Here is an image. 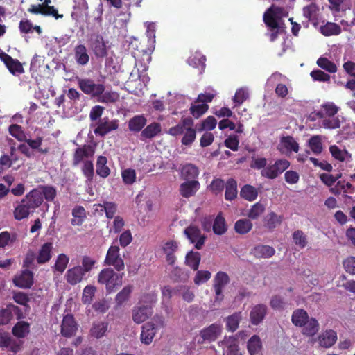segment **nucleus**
Listing matches in <instances>:
<instances>
[{"mask_svg": "<svg viewBox=\"0 0 355 355\" xmlns=\"http://www.w3.org/2000/svg\"><path fill=\"white\" fill-rule=\"evenodd\" d=\"M96 261L89 256H83L81 266H73L67 270L65 279L71 285H76L83 279H86V275L94 268Z\"/></svg>", "mask_w": 355, "mask_h": 355, "instance_id": "obj_1", "label": "nucleus"}, {"mask_svg": "<svg viewBox=\"0 0 355 355\" xmlns=\"http://www.w3.org/2000/svg\"><path fill=\"white\" fill-rule=\"evenodd\" d=\"M97 282L105 285L107 293L115 291L123 283V274H119L110 268L103 269L98 275Z\"/></svg>", "mask_w": 355, "mask_h": 355, "instance_id": "obj_2", "label": "nucleus"}, {"mask_svg": "<svg viewBox=\"0 0 355 355\" xmlns=\"http://www.w3.org/2000/svg\"><path fill=\"white\" fill-rule=\"evenodd\" d=\"M107 43L99 33L92 34L89 39V47L97 59H103L107 56Z\"/></svg>", "mask_w": 355, "mask_h": 355, "instance_id": "obj_3", "label": "nucleus"}, {"mask_svg": "<svg viewBox=\"0 0 355 355\" xmlns=\"http://www.w3.org/2000/svg\"><path fill=\"white\" fill-rule=\"evenodd\" d=\"M104 263L106 266H113L118 272H121L124 270V260L120 254V248L119 245H114L113 243L109 248L104 260Z\"/></svg>", "mask_w": 355, "mask_h": 355, "instance_id": "obj_4", "label": "nucleus"}, {"mask_svg": "<svg viewBox=\"0 0 355 355\" xmlns=\"http://www.w3.org/2000/svg\"><path fill=\"white\" fill-rule=\"evenodd\" d=\"M284 8L272 5L264 12L263 20L267 27L270 29H277L279 28L278 20L284 16Z\"/></svg>", "mask_w": 355, "mask_h": 355, "instance_id": "obj_5", "label": "nucleus"}, {"mask_svg": "<svg viewBox=\"0 0 355 355\" xmlns=\"http://www.w3.org/2000/svg\"><path fill=\"white\" fill-rule=\"evenodd\" d=\"M78 85L81 91L92 97H98L103 94L105 89L103 84H96L94 81L90 78H79Z\"/></svg>", "mask_w": 355, "mask_h": 355, "instance_id": "obj_6", "label": "nucleus"}, {"mask_svg": "<svg viewBox=\"0 0 355 355\" xmlns=\"http://www.w3.org/2000/svg\"><path fill=\"white\" fill-rule=\"evenodd\" d=\"M184 234L191 243L194 244L197 250L202 248L206 241V236L202 234L200 228L194 225H190L184 230Z\"/></svg>", "mask_w": 355, "mask_h": 355, "instance_id": "obj_7", "label": "nucleus"}, {"mask_svg": "<svg viewBox=\"0 0 355 355\" xmlns=\"http://www.w3.org/2000/svg\"><path fill=\"white\" fill-rule=\"evenodd\" d=\"M289 166L290 162L287 159H277L274 164L264 168L261 171V174L263 177L268 179H275L286 171Z\"/></svg>", "mask_w": 355, "mask_h": 355, "instance_id": "obj_8", "label": "nucleus"}, {"mask_svg": "<svg viewBox=\"0 0 355 355\" xmlns=\"http://www.w3.org/2000/svg\"><path fill=\"white\" fill-rule=\"evenodd\" d=\"M230 277L228 275L223 271H219L216 273L214 278L213 287L215 291L216 297L215 300L220 302L223 299V290L224 287L230 282Z\"/></svg>", "mask_w": 355, "mask_h": 355, "instance_id": "obj_9", "label": "nucleus"}, {"mask_svg": "<svg viewBox=\"0 0 355 355\" xmlns=\"http://www.w3.org/2000/svg\"><path fill=\"white\" fill-rule=\"evenodd\" d=\"M0 60L4 63L10 73L17 76L24 73L22 64L17 60L13 58L10 55L1 52L0 53Z\"/></svg>", "mask_w": 355, "mask_h": 355, "instance_id": "obj_10", "label": "nucleus"}, {"mask_svg": "<svg viewBox=\"0 0 355 355\" xmlns=\"http://www.w3.org/2000/svg\"><path fill=\"white\" fill-rule=\"evenodd\" d=\"M222 327L219 324H211L209 327L204 328L200 332V338L198 342L203 343L205 341L212 342L216 340L221 334Z\"/></svg>", "mask_w": 355, "mask_h": 355, "instance_id": "obj_11", "label": "nucleus"}, {"mask_svg": "<svg viewBox=\"0 0 355 355\" xmlns=\"http://www.w3.org/2000/svg\"><path fill=\"white\" fill-rule=\"evenodd\" d=\"M78 324L72 314L68 313L63 317L61 324L62 336L71 338L73 336L78 330Z\"/></svg>", "mask_w": 355, "mask_h": 355, "instance_id": "obj_12", "label": "nucleus"}, {"mask_svg": "<svg viewBox=\"0 0 355 355\" xmlns=\"http://www.w3.org/2000/svg\"><path fill=\"white\" fill-rule=\"evenodd\" d=\"M95 149L91 145H83L76 149L73 156V165L78 166L84 159L93 157Z\"/></svg>", "mask_w": 355, "mask_h": 355, "instance_id": "obj_13", "label": "nucleus"}, {"mask_svg": "<svg viewBox=\"0 0 355 355\" xmlns=\"http://www.w3.org/2000/svg\"><path fill=\"white\" fill-rule=\"evenodd\" d=\"M22 200L26 202L25 204L33 212L42 204L43 195L40 191L35 189L28 193Z\"/></svg>", "mask_w": 355, "mask_h": 355, "instance_id": "obj_14", "label": "nucleus"}, {"mask_svg": "<svg viewBox=\"0 0 355 355\" xmlns=\"http://www.w3.org/2000/svg\"><path fill=\"white\" fill-rule=\"evenodd\" d=\"M12 282L19 288H30L34 282L33 273L28 269L24 270L19 275L15 276Z\"/></svg>", "mask_w": 355, "mask_h": 355, "instance_id": "obj_15", "label": "nucleus"}, {"mask_svg": "<svg viewBox=\"0 0 355 355\" xmlns=\"http://www.w3.org/2000/svg\"><path fill=\"white\" fill-rule=\"evenodd\" d=\"M119 128L118 120L109 121L107 118L101 120L97 127L94 130V132L102 137L112 130H115Z\"/></svg>", "mask_w": 355, "mask_h": 355, "instance_id": "obj_16", "label": "nucleus"}, {"mask_svg": "<svg viewBox=\"0 0 355 355\" xmlns=\"http://www.w3.org/2000/svg\"><path fill=\"white\" fill-rule=\"evenodd\" d=\"M200 184L198 180L185 181L180 185V193L186 198L195 196L200 189Z\"/></svg>", "mask_w": 355, "mask_h": 355, "instance_id": "obj_17", "label": "nucleus"}, {"mask_svg": "<svg viewBox=\"0 0 355 355\" xmlns=\"http://www.w3.org/2000/svg\"><path fill=\"white\" fill-rule=\"evenodd\" d=\"M275 253V250L274 248L262 244L254 246L250 250V254L258 259L270 258Z\"/></svg>", "mask_w": 355, "mask_h": 355, "instance_id": "obj_18", "label": "nucleus"}, {"mask_svg": "<svg viewBox=\"0 0 355 355\" xmlns=\"http://www.w3.org/2000/svg\"><path fill=\"white\" fill-rule=\"evenodd\" d=\"M153 313L152 307L148 305H141L132 310V319L135 322L140 324L146 321Z\"/></svg>", "mask_w": 355, "mask_h": 355, "instance_id": "obj_19", "label": "nucleus"}, {"mask_svg": "<svg viewBox=\"0 0 355 355\" xmlns=\"http://www.w3.org/2000/svg\"><path fill=\"white\" fill-rule=\"evenodd\" d=\"M267 306L265 304H259L252 307L250 318V322L254 325H258L265 318L267 314Z\"/></svg>", "mask_w": 355, "mask_h": 355, "instance_id": "obj_20", "label": "nucleus"}, {"mask_svg": "<svg viewBox=\"0 0 355 355\" xmlns=\"http://www.w3.org/2000/svg\"><path fill=\"white\" fill-rule=\"evenodd\" d=\"M221 345L226 349V355H240L238 338L236 336H225Z\"/></svg>", "mask_w": 355, "mask_h": 355, "instance_id": "obj_21", "label": "nucleus"}, {"mask_svg": "<svg viewBox=\"0 0 355 355\" xmlns=\"http://www.w3.org/2000/svg\"><path fill=\"white\" fill-rule=\"evenodd\" d=\"M162 251L166 255L167 263L173 266L176 261V256L175 253L178 249V245L175 241H168L166 242L162 246Z\"/></svg>", "mask_w": 355, "mask_h": 355, "instance_id": "obj_22", "label": "nucleus"}, {"mask_svg": "<svg viewBox=\"0 0 355 355\" xmlns=\"http://www.w3.org/2000/svg\"><path fill=\"white\" fill-rule=\"evenodd\" d=\"M319 345L324 348L333 346L337 340V334L332 329L326 330L318 336Z\"/></svg>", "mask_w": 355, "mask_h": 355, "instance_id": "obj_23", "label": "nucleus"}, {"mask_svg": "<svg viewBox=\"0 0 355 355\" xmlns=\"http://www.w3.org/2000/svg\"><path fill=\"white\" fill-rule=\"evenodd\" d=\"M188 126H193V120L191 117L182 118L181 121L175 126L168 130V134L177 137L183 134Z\"/></svg>", "mask_w": 355, "mask_h": 355, "instance_id": "obj_24", "label": "nucleus"}, {"mask_svg": "<svg viewBox=\"0 0 355 355\" xmlns=\"http://www.w3.org/2000/svg\"><path fill=\"white\" fill-rule=\"evenodd\" d=\"M0 348H7L10 352L17 353L20 350L21 343L8 334L0 335Z\"/></svg>", "mask_w": 355, "mask_h": 355, "instance_id": "obj_25", "label": "nucleus"}, {"mask_svg": "<svg viewBox=\"0 0 355 355\" xmlns=\"http://www.w3.org/2000/svg\"><path fill=\"white\" fill-rule=\"evenodd\" d=\"M74 59L78 65L85 66L89 61L87 49L84 44H78L74 48Z\"/></svg>", "mask_w": 355, "mask_h": 355, "instance_id": "obj_26", "label": "nucleus"}, {"mask_svg": "<svg viewBox=\"0 0 355 355\" xmlns=\"http://www.w3.org/2000/svg\"><path fill=\"white\" fill-rule=\"evenodd\" d=\"M157 329H155V325L152 322H146L142 327V331L141 333V340L146 345H149L153 341V338L155 336Z\"/></svg>", "mask_w": 355, "mask_h": 355, "instance_id": "obj_27", "label": "nucleus"}, {"mask_svg": "<svg viewBox=\"0 0 355 355\" xmlns=\"http://www.w3.org/2000/svg\"><path fill=\"white\" fill-rule=\"evenodd\" d=\"M53 243L46 242L42 245L37 257V262L39 264H44L50 261L52 257Z\"/></svg>", "mask_w": 355, "mask_h": 355, "instance_id": "obj_28", "label": "nucleus"}, {"mask_svg": "<svg viewBox=\"0 0 355 355\" xmlns=\"http://www.w3.org/2000/svg\"><path fill=\"white\" fill-rule=\"evenodd\" d=\"M18 239V234L14 232H0V248H12Z\"/></svg>", "mask_w": 355, "mask_h": 355, "instance_id": "obj_29", "label": "nucleus"}, {"mask_svg": "<svg viewBox=\"0 0 355 355\" xmlns=\"http://www.w3.org/2000/svg\"><path fill=\"white\" fill-rule=\"evenodd\" d=\"M108 326L109 324L106 321L94 322L89 331L90 336L97 339L101 338L107 331Z\"/></svg>", "mask_w": 355, "mask_h": 355, "instance_id": "obj_30", "label": "nucleus"}, {"mask_svg": "<svg viewBox=\"0 0 355 355\" xmlns=\"http://www.w3.org/2000/svg\"><path fill=\"white\" fill-rule=\"evenodd\" d=\"M198 175V167L192 164H187L180 169V178L186 181L196 180Z\"/></svg>", "mask_w": 355, "mask_h": 355, "instance_id": "obj_31", "label": "nucleus"}, {"mask_svg": "<svg viewBox=\"0 0 355 355\" xmlns=\"http://www.w3.org/2000/svg\"><path fill=\"white\" fill-rule=\"evenodd\" d=\"M302 327V332L304 335L312 337L318 332L320 324L315 318H309Z\"/></svg>", "mask_w": 355, "mask_h": 355, "instance_id": "obj_32", "label": "nucleus"}, {"mask_svg": "<svg viewBox=\"0 0 355 355\" xmlns=\"http://www.w3.org/2000/svg\"><path fill=\"white\" fill-rule=\"evenodd\" d=\"M73 218L71 220V224L73 226H80L87 218V212L85 209L80 205L76 206L72 209Z\"/></svg>", "mask_w": 355, "mask_h": 355, "instance_id": "obj_33", "label": "nucleus"}, {"mask_svg": "<svg viewBox=\"0 0 355 355\" xmlns=\"http://www.w3.org/2000/svg\"><path fill=\"white\" fill-rule=\"evenodd\" d=\"M247 349L250 355H259L262 350V342L260 337L253 335L247 343Z\"/></svg>", "mask_w": 355, "mask_h": 355, "instance_id": "obj_34", "label": "nucleus"}, {"mask_svg": "<svg viewBox=\"0 0 355 355\" xmlns=\"http://www.w3.org/2000/svg\"><path fill=\"white\" fill-rule=\"evenodd\" d=\"M200 261L201 255L200 252L191 250L186 254L184 263L194 271H196L199 268Z\"/></svg>", "mask_w": 355, "mask_h": 355, "instance_id": "obj_35", "label": "nucleus"}, {"mask_svg": "<svg viewBox=\"0 0 355 355\" xmlns=\"http://www.w3.org/2000/svg\"><path fill=\"white\" fill-rule=\"evenodd\" d=\"M225 198L226 200L232 201L238 195L237 182L234 178H229L225 185Z\"/></svg>", "mask_w": 355, "mask_h": 355, "instance_id": "obj_36", "label": "nucleus"}, {"mask_svg": "<svg viewBox=\"0 0 355 355\" xmlns=\"http://www.w3.org/2000/svg\"><path fill=\"white\" fill-rule=\"evenodd\" d=\"M206 57L200 51H196L191 54L187 60V63L194 67L198 68L200 71H204L205 68Z\"/></svg>", "mask_w": 355, "mask_h": 355, "instance_id": "obj_37", "label": "nucleus"}, {"mask_svg": "<svg viewBox=\"0 0 355 355\" xmlns=\"http://www.w3.org/2000/svg\"><path fill=\"white\" fill-rule=\"evenodd\" d=\"M227 231V225L223 216L222 212H219L215 218L213 223V232L216 235H223Z\"/></svg>", "mask_w": 355, "mask_h": 355, "instance_id": "obj_38", "label": "nucleus"}, {"mask_svg": "<svg viewBox=\"0 0 355 355\" xmlns=\"http://www.w3.org/2000/svg\"><path fill=\"white\" fill-rule=\"evenodd\" d=\"M258 189L250 184H245L240 190L241 198L249 202L255 200L258 197Z\"/></svg>", "mask_w": 355, "mask_h": 355, "instance_id": "obj_39", "label": "nucleus"}, {"mask_svg": "<svg viewBox=\"0 0 355 355\" xmlns=\"http://www.w3.org/2000/svg\"><path fill=\"white\" fill-rule=\"evenodd\" d=\"M30 332V324L25 321L17 322L12 329V334L18 338H25Z\"/></svg>", "mask_w": 355, "mask_h": 355, "instance_id": "obj_40", "label": "nucleus"}, {"mask_svg": "<svg viewBox=\"0 0 355 355\" xmlns=\"http://www.w3.org/2000/svg\"><path fill=\"white\" fill-rule=\"evenodd\" d=\"M25 202L21 200L15 207L13 216L15 220H21L28 218L30 214L33 213Z\"/></svg>", "mask_w": 355, "mask_h": 355, "instance_id": "obj_41", "label": "nucleus"}, {"mask_svg": "<svg viewBox=\"0 0 355 355\" xmlns=\"http://www.w3.org/2000/svg\"><path fill=\"white\" fill-rule=\"evenodd\" d=\"M309 318V315L305 310L297 309L293 312L291 321L295 326L302 327Z\"/></svg>", "mask_w": 355, "mask_h": 355, "instance_id": "obj_42", "label": "nucleus"}, {"mask_svg": "<svg viewBox=\"0 0 355 355\" xmlns=\"http://www.w3.org/2000/svg\"><path fill=\"white\" fill-rule=\"evenodd\" d=\"M162 131L161 124L159 123H152L147 125L141 133V137L144 139H152L159 135Z\"/></svg>", "mask_w": 355, "mask_h": 355, "instance_id": "obj_43", "label": "nucleus"}, {"mask_svg": "<svg viewBox=\"0 0 355 355\" xmlns=\"http://www.w3.org/2000/svg\"><path fill=\"white\" fill-rule=\"evenodd\" d=\"M146 119L143 115H137L130 119L128 128L135 132H140L146 124Z\"/></svg>", "mask_w": 355, "mask_h": 355, "instance_id": "obj_44", "label": "nucleus"}, {"mask_svg": "<svg viewBox=\"0 0 355 355\" xmlns=\"http://www.w3.org/2000/svg\"><path fill=\"white\" fill-rule=\"evenodd\" d=\"M282 221V216L273 211L270 212L263 218L264 226L270 230H273L281 224Z\"/></svg>", "mask_w": 355, "mask_h": 355, "instance_id": "obj_45", "label": "nucleus"}, {"mask_svg": "<svg viewBox=\"0 0 355 355\" xmlns=\"http://www.w3.org/2000/svg\"><path fill=\"white\" fill-rule=\"evenodd\" d=\"M253 224L249 218L238 220L234 224V230L237 234H246L252 229Z\"/></svg>", "mask_w": 355, "mask_h": 355, "instance_id": "obj_46", "label": "nucleus"}, {"mask_svg": "<svg viewBox=\"0 0 355 355\" xmlns=\"http://www.w3.org/2000/svg\"><path fill=\"white\" fill-rule=\"evenodd\" d=\"M308 146L313 154L316 155L321 154L323 150L322 136H312L308 141Z\"/></svg>", "mask_w": 355, "mask_h": 355, "instance_id": "obj_47", "label": "nucleus"}, {"mask_svg": "<svg viewBox=\"0 0 355 355\" xmlns=\"http://www.w3.org/2000/svg\"><path fill=\"white\" fill-rule=\"evenodd\" d=\"M107 158L105 156L101 155L98 157L96 162V173L103 178H107L110 173V169L107 166Z\"/></svg>", "mask_w": 355, "mask_h": 355, "instance_id": "obj_48", "label": "nucleus"}, {"mask_svg": "<svg viewBox=\"0 0 355 355\" xmlns=\"http://www.w3.org/2000/svg\"><path fill=\"white\" fill-rule=\"evenodd\" d=\"M241 320V313L236 312L226 318V329L227 331L234 332L239 327Z\"/></svg>", "mask_w": 355, "mask_h": 355, "instance_id": "obj_49", "label": "nucleus"}, {"mask_svg": "<svg viewBox=\"0 0 355 355\" xmlns=\"http://www.w3.org/2000/svg\"><path fill=\"white\" fill-rule=\"evenodd\" d=\"M266 207L260 202L254 204L248 212V217L251 220H256L259 218L265 211Z\"/></svg>", "mask_w": 355, "mask_h": 355, "instance_id": "obj_50", "label": "nucleus"}, {"mask_svg": "<svg viewBox=\"0 0 355 355\" xmlns=\"http://www.w3.org/2000/svg\"><path fill=\"white\" fill-rule=\"evenodd\" d=\"M281 144L287 151L297 153L299 150V144L292 136H286L281 138Z\"/></svg>", "mask_w": 355, "mask_h": 355, "instance_id": "obj_51", "label": "nucleus"}, {"mask_svg": "<svg viewBox=\"0 0 355 355\" xmlns=\"http://www.w3.org/2000/svg\"><path fill=\"white\" fill-rule=\"evenodd\" d=\"M320 29L322 34L325 36L337 35L341 32L340 26L331 22H327L324 26H322Z\"/></svg>", "mask_w": 355, "mask_h": 355, "instance_id": "obj_52", "label": "nucleus"}, {"mask_svg": "<svg viewBox=\"0 0 355 355\" xmlns=\"http://www.w3.org/2000/svg\"><path fill=\"white\" fill-rule=\"evenodd\" d=\"M319 12V7L314 3H312L303 8V15L309 20L317 19Z\"/></svg>", "mask_w": 355, "mask_h": 355, "instance_id": "obj_53", "label": "nucleus"}, {"mask_svg": "<svg viewBox=\"0 0 355 355\" xmlns=\"http://www.w3.org/2000/svg\"><path fill=\"white\" fill-rule=\"evenodd\" d=\"M209 109V105L206 103H201L199 104V103H195L191 104V107L189 109L190 113L192 114V116L198 119L202 115H203Z\"/></svg>", "mask_w": 355, "mask_h": 355, "instance_id": "obj_54", "label": "nucleus"}, {"mask_svg": "<svg viewBox=\"0 0 355 355\" xmlns=\"http://www.w3.org/2000/svg\"><path fill=\"white\" fill-rule=\"evenodd\" d=\"M225 182L221 178L214 179L208 186V189L215 196L221 194L225 189Z\"/></svg>", "mask_w": 355, "mask_h": 355, "instance_id": "obj_55", "label": "nucleus"}, {"mask_svg": "<svg viewBox=\"0 0 355 355\" xmlns=\"http://www.w3.org/2000/svg\"><path fill=\"white\" fill-rule=\"evenodd\" d=\"M196 137V130L193 126H188L184 132V135L181 139V143L185 146L191 145Z\"/></svg>", "mask_w": 355, "mask_h": 355, "instance_id": "obj_56", "label": "nucleus"}, {"mask_svg": "<svg viewBox=\"0 0 355 355\" xmlns=\"http://www.w3.org/2000/svg\"><path fill=\"white\" fill-rule=\"evenodd\" d=\"M69 261V258L65 254H60L56 259L53 269L62 274L65 270Z\"/></svg>", "mask_w": 355, "mask_h": 355, "instance_id": "obj_57", "label": "nucleus"}, {"mask_svg": "<svg viewBox=\"0 0 355 355\" xmlns=\"http://www.w3.org/2000/svg\"><path fill=\"white\" fill-rule=\"evenodd\" d=\"M9 133L17 139L19 141H24L26 140V136L21 125L17 124H12L8 128Z\"/></svg>", "mask_w": 355, "mask_h": 355, "instance_id": "obj_58", "label": "nucleus"}, {"mask_svg": "<svg viewBox=\"0 0 355 355\" xmlns=\"http://www.w3.org/2000/svg\"><path fill=\"white\" fill-rule=\"evenodd\" d=\"M133 286L128 285L125 286L118 294L116 295L115 301L118 305H121L126 302L132 291Z\"/></svg>", "mask_w": 355, "mask_h": 355, "instance_id": "obj_59", "label": "nucleus"}, {"mask_svg": "<svg viewBox=\"0 0 355 355\" xmlns=\"http://www.w3.org/2000/svg\"><path fill=\"white\" fill-rule=\"evenodd\" d=\"M96 288L92 285L86 286L83 291L82 302L85 304H89L93 300Z\"/></svg>", "mask_w": 355, "mask_h": 355, "instance_id": "obj_60", "label": "nucleus"}, {"mask_svg": "<svg viewBox=\"0 0 355 355\" xmlns=\"http://www.w3.org/2000/svg\"><path fill=\"white\" fill-rule=\"evenodd\" d=\"M98 98V101L103 103H113L119 101V94L116 92H103Z\"/></svg>", "mask_w": 355, "mask_h": 355, "instance_id": "obj_61", "label": "nucleus"}, {"mask_svg": "<svg viewBox=\"0 0 355 355\" xmlns=\"http://www.w3.org/2000/svg\"><path fill=\"white\" fill-rule=\"evenodd\" d=\"M293 242L300 248H304L307 243V236L305 234L300 230H295L292 235Z\"/></svg>", "mask_w": 355, "mask_h": 355, "instance_id": "obj_62", "label": "nucleus"}, {"mask_svg": "<svg viewBox=\"0 0 355 355\" xmlns=\"http://www.w3.org/2000/svg\"><path fill=\"white\" fill-rule=\"evenodd\" d=\"M323 111L317 112L316 115L319 118H323L324 115L334 116L338 111V108L334 103H327L322 105Z\"/></svg>", "mask_w": 355, "mask_h": 355, "instance_id": "obj_63", "label": "nucleus"}, {"mask_svg": "<svg viewBox=\"0 0 355 355\" xmlns=\"http://www.w3.org/2000/svg\"><path fill=\"white\" fill-rule=\"evenodd\" d=\"M317 64L329 73H335L337 70L336 65L326 58H320L317 60Z\"/></svg>", "mask_w": 355, "mask_h": 355, "instance_id": "obj_64", "label": "nucleus"}]
</instances>
